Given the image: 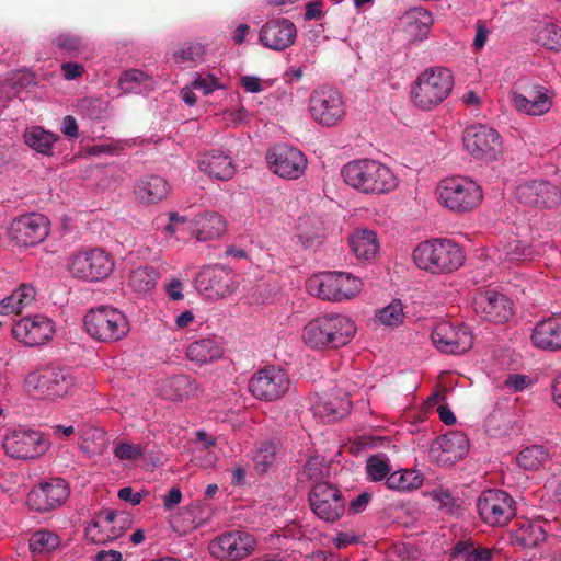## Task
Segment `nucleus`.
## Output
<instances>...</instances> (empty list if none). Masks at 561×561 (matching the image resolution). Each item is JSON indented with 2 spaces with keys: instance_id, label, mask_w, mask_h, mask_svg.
I'll list each match as a JSON object with an SVG mask.
<instances>
[{
  "instance_id": "nucleus-1",
  "label": "nucleus",
  "mask_w": 561,
  "mask_h": 561,
  "mask_svg": "<svg viewBox=\"0 0 561 561\" xmlns=\"http://www.w3.org/2000/svg\"><path fill=\"white\" fill-rule=\"evenodd\" d=\"M356 333L355 323L343 314H325L309 321L302 330L306 345L314 350L339 348Z\"/></svg>"
},
{
  "instance_id": "nucleus-2",
  "label": "nucleus",
  "mask_w": 561,
  "mask_h": 561,
  "mask_svg": "<svg viewBox=\"0 0 561 561\" xmlns=\"http://www.w3.org/2000/svg\"><path fill=\"white\" fill-rule=\"evenodd\" d=\"M341 174L344 182L364 194H382L397 186V178L385 164L370 160L358 159L346 163Z\"/></svg>"
},
{
  "instance_id": "nucleus-3",
  "label": "nucleus",
  "mask_w": 561,
  "mask_h": 561,
  "mask_svg": "<svg viewBox=\"0 0 561 561\" xmlns=\"http://www.w3.org/2000/svg\"><path fill=\"white\" fill-rule=\"evenodd\" d=\"M415 264L433 274L458 270L465 260L460 247L448 239H434L420 243L413 251Z\"/></svg>"
},
{
  "instance_id": "nucleus-4",
  "label": "nucleus",
  "mask_w": 561,
  "mask_h": 561,
  "mask_svg": "<svg viewBox=\"0 0 561 561\" xmlns=\"http://www.w3.org/2000/svg\"><path fill=\"white\" fill-rule=\"evenodd\" d=\"M453 87L454 77L448 69H425L419 75L412 89L413 102L422 110H431L448 96Z\"/></svg>"
},
{
  "instance_id": "nucleus-5",
  "label": "nucleus",
  "mask_w": 561,
  "mask_h": 561,
  "mask_svg": "<svg viewBox=\"0 0 561 561\" xmlns=\"http://www.w3.org/2000/svg\"><path fill=\"white\" fill-rule=\"evenodd\" d=\"M87 333L94 340L111 343L122 340L129 331L126 316L116 308L99 306L84 316Z\"/></svg>"
},
{
  "instance_id": "nucleus-6",
  "label": "nucleus",
  "mask_w": 561,
  "mask_h": 561,
  "mask_svg": "<svg viewBox=\"0 0 561 561\" xmlns=\"http://www.w3.org/2000/svg\"><path fill=\"white\" fill-rule=\"evenodd\" d=\"M440 204L454 213H467L478 207L482 201V190L465 176L444 179L437 186Z\"/></svg>"
},
{
  "instance_id": "nucleus-7",
  "label": "nucleus",
  "mask_w": 561,
  "mask_h": 561,
  "mask_svg": "<svg viewBox=\"0 0 561 561\" xmlns=\"http://www.w3.org/2000/svg\"><path fill=\"white\" fill-rule=\"evenodd\" d=\"M362 285V280L350 273L324 272L308 279L307 290L323 300L342 301L355 297Z\"/></svg>"
},
{
  "instance_id": "nucleus-8",
  "label": "nucleus",
  "mask_w": 561,
  "mask_h": 561,
  "mask_svg": "<svg viewBox=\"0 0 561 561\" xmlns=\"http://www.w3.org/2000/svg\"><path fill=\"white\" fill-rule=\"evenodd\" d=\"M115 262L113 256L101 248L84 249L73 253L67 268L72 277L85 282H101L113 272Z\"/></svg>"
},
{
  "instance_id": "nucleus-9",
  "label": "nucleus",
  "mask_w": 561,
  "mask_h": 561,
  "mask_svg": "<svg viewBox=\"0 0 561 561\" xmlns=\"http://www.w3.org/2000/svg\"><path fill=\"white\" fill-rule=\"evenodd\" d=\"M27 391L46 399L62 398L73 387V377L65 368L47 366L30 373L25 378Z\"/></svg>"
},
{
  "instance_id": "nucleus-10",
  "label": "nucleus",
  "mask_w": 561,
  "mask_h": 561,
  "mask_svg": "<svg viewBox=\"0 0 561 561\" xmlns=\"http://www.w3.org/2000/svg\"><path fill=\"white\" fill-rule=\"evenodd\" d=\"M287 371L278 366L259 369L249 381V391L259 400L273 402L282 399L290 389Z\"/></svg>"
},
{
  "instance_id": "nucleus-11",
  "label": "nucleus",
  "mask_w": 561,
  "mask_h": 561,
  "mask_svg": "<svg viewBox=\"0 0 561 561\" xmlns=\"http://www.w3.org/2000/svg\"><path fill=\"white\" fill-rule=\"evenodd\" d=\"M462 142L473 158L485 161L497 160L503 151L497 130L482 124L468 126L463 131Z\"/></svg>"
},
{
  "instance_id": "nucleus-12",
  "label": "nucleus",
  "mask_w": 561,
  "mask_h": 561,
  "mask_svg": "<svg viewBox=\"0 0 561 561\" xmlns=\"http://www.w3.org/2000/svg\"><path fill=\"white\" fill-rule=\"evenodd\" d=\"M309 111L312 118L325 127L337 125L345 116L340 92L327 85L313 90L309 99Z\"/></svg>"
},
{
  "instance_id": "nucleus-13",
  "label": "nucleus",
  "mask_w": 561,
  "mask_h": 561,
  "mask_svg": "<svg viewBox=\"0 0 561 561\" xmlns=\"http://www.w3.org/2000/svg\"><path fill=\"white\" fill-rule=\"evenodd\" d=\"M255 548L254 536L242 530L227 531L208 545L209 553L220 561H240L251 556Z\"/></svg>"
},
{
  "instance_id": "nucleus-14",
  "label": "nucleus",
  "mask_w": 561,
  "mask_h": 561,
  "mask_svg": "<svg viewBox=\"0 0 561 561\" xmlns=\"http://www.w3.org/2000/svg\"><path fill=\"white\" fill-rule=\"evenodd\" d=\"M431 339L439 352L451 355L462 354L473 344V335L469 327L449 321L438 322L432 331Z\"/></svg>"
},
{
  "instance_id": "nucleus-15",
  "label": "nucleus",
  "mask_w": 561,
  "mask_h": 561,
  "mask_svg": "<svg viewBox=\"0 0 561 561\" xmlns=\"http://www.w3.org/2000/svg\"><path fill=\"white\" fill-rule=\"evenodd\" d=\"M477 510L482 520L491 526H504L515 515L512 496L502 490H485L477 501Z\"/></svg>"
},
{
  "instance_id": "nucleus-16",
  "label": "nucleus",
  "mask_w": 561,
  "mask_h": 561,
  "mask_svg": "<svg viewBox=\"0 0 561 561\" xmlns=\"http://www.w3.org/2000/svg\"><path fill=\"white\" fill-rule=\"evenodd\" d=\"M312 512L322 520L333 523L345 511V501L341 491L331 483H316L309 493Z\"/></svg>"
},
{
  "instance_id": "nucleus-17",
  "label": "nucleus",
  "mask_w": 561,
  "mask_h": 561,
  "mask_svg": "<svg viewBox=\"0 0 561 561\" xmlns=\"http://www.w3.org/2000/svg\"><path fill=\"white\" fill-rule=\"evenodd\" d=\"M130 524L131 520L127 513L102 510L88 525L85 535L93 542L113 541L122 537Z\"/></svg>"
},
{
  "instance_id": "nucleus-18",
  "label": "nucleus",
  "mask_w": 561,
  "mask_h": 561,
  "mask_svg": "<svg viewBox=\"0 0 561 561\" xmlns=\"http://www.w3.org/2000/svg\"><path fill=\"white\" fill-rule=\"evenodd\" d=\"M266 160L275 174L288 180L299 179L307 168L306 156L297 148L284 144L270 149Z\"/></svg>"
},
{
  "instance_id": "nucleus-19",
  "label": "nucleus",
  "mask_w": 561,
  "mask_h": 561,
  "mask_svg": "<svg viewBox=\"0 0 561 561\" xmlns=\"http://www.w3.org/2000/svg\"><path fill=\"white\" fill-rule=\"evenodd\" d=\"M469 451V439L459 431H450L435 438L430 448V458L442 467L461 460Z\"/></svg>"
},
{
  "instance_id": "nucleus-20",
  "label": "nucleus",
  "mask_w": 561,
  "mask_h": 561,
  "mask_svg": "<svg viewBox=\"0 0 561 561\" xmlns=\"http://www.w3.org/2000/svg\"><path fill=\"white\" fill-rule=\"evenodd\" d=\"M474 312L492 323L507 322L513 316V302L502 293L493 289L479 291L472 301Z\"/></svg>"
},
{
  "instance_id": "nucleus-21",
  "label": "nucleus",
  "mask_w": 561,
  "mask_h": 561,
  "mask_svg": "<svg viewBox=\"0 0 561 561\" xmlns=\"http://www.w3.org/2000/svg\"><path fill=\"white\" fill-rule=\"evenodd\" d=\"M9 231L16 244L33 247L48 236L49 220L38 213L25 214L12 221Z\"/></svg>"
},
{
  "instance_id": "nucleus-22",
  "label": "nucleus",
  "mask_w": 561,
  "mask_h": 561,
  "mask_svg": "<svg viewBox=\"0 0 561 561\" xmlns=\"http://www.w3.org/2000/svg\"><path fill=\"white\" fill-rule=\"evenodd\" d=\"M196 288L210 298L226 297L236 290L234 274L222 265L204 266L195 279Z\"/></svg>"
},
{
  "instance_id": "nucleus-23",
  "label": "nucleus",
  "mask_w": 561,
  "mask_h": 561,
  "mask_svg": "<svg viewBox=\"0 0 561 561\" xmlns=\"http://www.w3.org/2000/svg\"><path fill=\"white\" fill-rule=\"evenodd\" d=\"M55 333V324L46 316L23 317L13 324L12 334L27 346H38L49 341Z\"/></svg>"
},
{
  "instance_id": "nucleus-24",
  "label": "nucleus",
  "mask_w": 561,
  "mask_h": 561,
  "mask_svg": "<svg viewBox=\"0 0 561 561\" xmlns=\"http://www.w3.org/2000/svg\"><path fill=\"white\" fill-rule=\"evenodd\" d=\"M3 448L10 457L33 459L46 450V445L39 432L19 428L5 436Z\"/></svg>"
},
{
  "instance_id": "nucleus-25",
  "label": "nucleus",
  "mask_w": 561,
  "mask_h": 561,
  "mask_svg": "<svg viewBox=\"0 0 561 561\" xmlns=\"http://www.w3.org/2000/svg\"><path fill=\"white\" fill-rule=\"evenodd\" d=\"M69 496V489L62 479L41 483L27 494L28 507L36 512H48L61 506Z\"/></svg>"
},
{
  "instance_id": "nucleus-26",
  "label": "nucleus",
  "mask_w": 561,
  "mask_h": 561,
  "mask_svg": "<svg viewBox=\"0 0 561 561\" xmlns=\"http://www.w3.org/2000/svg\"><path fill=\"white\" fill-rule=\"evenodd\" d=\"M297 38V28L288 19H274L260 30L259 39L265 47L282 51L290 47Z\"/></svg>"
},
{
  "instance_id": "nucleus-27",
  "label": "nucleus",
  "mask_w": 561,
  "mask_h": 561,
  "mask_svg": "<svg viewBox=\"0 0 561 561\" xmlns=\"http://www.w3.org/2000/svg\"><path fill=\"white\" fill-rule=\"evenodd\" d=\"M513 92V104L516 110L528 115H542L551 107L547 89L539 84H522Z\"/></svg>"
},
{
  "instance_id": "nucleus-28",
  "label": "nucleus",
  "mask_w": 561,
  "mask_h": 561,
  "mask_svg": "<svg viewBox=\"0 0 561 561\" xmlns=\"http://www.w3.org/2000/svg\"><path fill=\"white\" fill-rule=\"evenodd\" d=\"M558 190L549 182H528L516 187V198L525 205L550 207L556 203Z\"/></svg>"
},
{
  "instance_id": "nucleus-29",
  "label": "nucleus",
  "mask_w": 561,
  "mask_h": 561,
  "mask_svg": "<svg viewBox=\"0 0 561 561\" xmlns=\"http://www.w3.org/2000/svg\"><path fill=\"white\" fill-rule=\"evenodd\" d=\"M209 508L201 503H194L180 510L176 515L171 516L172 529L179 535H185L207 523Z\"/></svg>"
},
{
  "instance_id": "nucleus-30",
  "label": "nucleus",
  "mask_w": 561,
  "mask_h": 561,
  "mask_svg": "<svg viewBox=\"0 0 561 561\" xmlns=\"http://www.w3.org/2000/svg\"><path fill=\"white\" fill-rule=\"evenodd\" d=\"M535 347L545 351H558L561 348V321L552 316L536 324L531 334Z\"/></svg>"
},
{
  "instance_id": "nucleus-31",
  "label": "nucleus",
  "mask_w": 561,
  "mask_h": 561,
  "mask_svg": "<svg viewBox=\"0 0 561 561\" xmlns=\"http://www.w3.org/2000/svg\"><path fill=\"white\" fill-rule=\"evenodd\" d=\"M546 530L539 523L529 519H523L515 524L511 531V542L513 546L530 550L540 547L546 541Z\"/></svg>"
},
{
  "instance_id": "nucleus-32",
  "label": "nucleus",
  "mask_w": 561,
  "mask_h": 561,
  "mask_svg": "<svg viewBox=\"0 0 561 561\" xmlns=\"http://www.w3.org/2000/svg\"><path fill=\"white\" fill-rule=\"evenodd\" d=\"M198 167L205 174L220 181L230 180L236 172L231 158L217 150L204 153Z\"/></svg>"
},
{
  "instance_id": "nucleus-33",
  "label": "nucleus",
  "mask_w": 561,
  "mask_h": 561,
  "mask_svg": "<svg viewBox=\"0 0 561 561\" xmlns=\"http://www.w3.org/2000/svg\"><path fill=\"white\" fill-rule=\"evenodd\" d=\"M170 186L159 175H146L137 181L134 193L141 203L156 204L168 196Z\"/></svg>"
},
{
  "instance_id": "nucleus-34",
  "label": "nucleus",
  "mask_w": 561,
  "mask_h": 561,
  "mask_svg": "<svg viewBox=\"0 0 561 561\" xmlns=\"http://www.w3.org/2000/svg\"><path fill=\"white\" fill-rule=\"evenodd\" d=\"M222 354V345L216 337H207L194 341L187 346L186 350V357L199 366L219 359Z\"/></svg>"
},
{
  "instance_id": "nucleus-35",
  "label": "nucleus",
  "mask_w": 561,
  "mask_h": 561,
  "mask_svg": "<svg viewBox=\"0 0 561 561\" xmlns=\"http://www.w3.org/2000/svg\"><path fill=\"white\" fill-rule=\"evenodd\" d=\"M195 380L188 375H175L162 382L160 388L163 398L170 401H182L197 391Z\"/></svg>"
},
{
  "instance_id": "nucleus-36",
  "label": "nucleus",
  "mask_w": 561,
  "mask_h": 561,
  "mask_svg": "<svg viewBox=\"0 0 561 561\" xmlns=\"http://www.w3.org/2000/svg\"><path fill=\"white\" fill-rule=\"evenodd\" d=\"M350 245L358 260L369 261L379 251V241L375 231L357 229L350 238Z\"/></svg>"
},
{
  "instance_id": "nucleus-37",
  "label": "nucleus",
  "mask_w": 561,
  "mask_h": 561,
  "mask_svg": "<svg viewBox=\"0 0 561 561\" xmlns=\"http://www.w3.org/2000/svg\"><path fill=\"white\" fill-rule=\"evenodd\" d=\"M404 31L412 39H423L426 37L433 25L432 13L423 8L409 10L402 18Z\"/></svg>"
},
{
  "instance_id": "nucleus-38",
  "label": "nucleus",
  "mask_w": 561,
  "mask_h": 561,
  "mask_svg": "<svg viewBox=\"0 0 561 561\" xmlns=\"http://www.w3.org/2000/svg\"><path fill=\"white\" fill-rule=\"evenodd\" d=\"M36 297V289L28 284H22L10 296L0 301V314L21 313L32 305Z\"/></svg>"
},
{
  "instance_id": "nucleus-39",
  "label": "nucleus",
  "mask_w": 561,
  "mask_h": 561,
  "mask_svg": "<svg viewBox=\"0 0 561 561\" xmlns=\"http://www.w3.org/2000/svg\"><path fill=\"white\" fill-rule=\"evenodd\" d=\"M60 545L61 539L59 535L47 528L35 530L28 539V547L34 556H48L56 551Z\"/></svg>"
},
{
  "instance_id": "nucleus-40",
  "label": "nucleus",
  "mask_w": 561,
  "mask_h": 561,
  "mask_svg": "<svg viewBox=\"0 0 561 561\" xmlns=\"http://www.w3.org/2000/svg\"><path fill=\"white\" fill-rule=\"evenodd\" d=\"M298 238L305 247L321 243L324 238L323 221L317 216H304L298 221Z\"/></svg>"
},
{
  "instance_id": "nucleus-41",
  "label": "nucleus",
  "mask_w": 561,
  "mask_h": 561,
  "mask_svg": "<svg viewBox=\"0 0 561 561\" xmlns=\"http://www.w3.org/2000/svg\"><path fill=\"white\" fill-rule=\"evenodd\" d=\"M58 139V135L45 130L41 126L27 128L24 133L25 144L33 150L46 156L51 154L53 146Z\"/></svg>"
},
{
  "instance_id": "nucleus-42",
  "label": "nucleus",
  "mask_w": 561,
  "mask_h": 561,
  "mask_svg": "<svg viewBox=\"0 0 561 561\" xmlns=\"http://www.w3.org/2000/svg\"><path fill=\"white\" fill-rule=\"evenodd\" d=\"M423 483L422 476L414 470H402L391 473L387 480L386 485L390 490L405 492L420 488Z\"/></svg>"
},
{
  "instance_id": "nucleus-43",
  "label": "nucleus",
  "mask_w": 561,
  "mask_h": 561,
  "mask_svg": "<svg viewBox=\"0 0 561 561\" xmlns=\"http://www.w3.org/2000/svg\"><path fill=\"white\" fill-rule=\"evenodd\" d=\"M197 239L202 241L219 237L225 231V221L217 213H205L197 219Z\"/></svg>"
},
{
  "instance_id": "nucleus-44",
  "label": "nucleus",
  "mask_w": 561,
  "mask_h": 561,
  "mask_svg": "<svg viewBox=\"0 0 561 561\" xmlns=\"http://www.w3.org/2000/svg\"><path fill=\"white\" fill-rule=\"evenodd\" d=\"M499 260L508 263H519L529 260L533 255L531 248L519 239H511L499 249Z\"/></svg>"
},
{
  "instance_id": "nucleus-45",
  "label": "nucleus",
  "mask_w": 561,
  "mask_h": 561,
  "mask_svg": "<svg viewBox=\"0 0 561 561\" xmlns=\"http://www.w3.org/2000/svg\"><path fill=\"white\" fill-rule=\"evenodd\" d=\"M158 278L157 271L151 266H140L129 276V284L135 291L146 293L152 289Z\"/></svg>"
},
{
  "instance_id": "nucleus-46",
  "label": "nucleus",
  "mask_w": 561,
  "mask_h": 561,
  "mask_svg": "<svg viewBox=\"0 0 561 561\" xmlns=\"http://www.w3.org/2000/svg\"><path fill=\"white\" fill-rule=\"evenodd\" d=\"M351 409V401L346 398L328 400L318 405V413L329 421L343 419Z\"/></svg>"
},
{
  "instance_id": "nucleus-47",
  "label": "nucleus",
  "mask_w": 561,
  "mask_h": 561,
  "mask_svg": "<svg viewBox=\"0 0 561 561\" xmlns=\"http://www.w3.org/2000/svg\"><path fill=\"white\" fill-rule=\"evenodd\" d=\"M546 457L547 454L541 446L533 445L518 454L517 463L525 470H537Z\"/></svg>"
},
{
  "instance_id": "nucleus-48",
  "label": "nucleus",
  "mask_w": 561,
  "mask_h": 561,
  "mask_svg": "<svg viewBox=\"0 0 561 561\" xmlns=\"http://www.w3.org/2000/svg\"><path fill=\"white\" fill-rule=\"evenodd\" d=\"M277 446L273 442L263 443L254 454L253 461L255 470L260 473L266 472L275 462Z\"/></svg>"
},
{
  "instance_id": "nucleus-49",
  "label": "nucleus",
  "mask_w": 561,
  "mask_h": 561,
  "mask_svg": "<svg viewBox=\"0 0 561 561\" xmlns=\"http://www.w3.org/2000/svg\"><path fill=\"white\" fill-rule=\"evenodd\" d=\"M325 461L320 456L310 457L299 473L301 481H311L316 483H325L322 481L324 477Z\"/></svg>"
},
{
  "instance_id": "nucleus-50",
  "label": "nucleus",
  "mask_w": 561,
  "mask_h": 561,
  "mask_svg": "<svg viewBox=\"0 0 561 561\" xmlns=\"http://www.w3.org/2000/svg\"><path fill=\"white\" fill-rule=\"evenodd\" d=\"M390 466L387 459L379 455L370 456L366 463V471L369 480L374 482L381 481L391 474Z\"/></svg>"
},
{
  "instance_id": "nucleus-51",
  "label": "nucleus",
  "mask_w": 561,
  "mask_h": 561,
  "mask_svg": "<svg viewBox=\"0 0 561 561\" xmlns=\"http://www.w3.org/2000/svg\"><path fill=\"white\" fill-rule=\"evenodd\" d=\"M404 313L401 301L394 300L377 313L380 323L389 327H396L403 321Z\"/></svg>"
},
{
  "instance_id": "nucleus-52",
  "label": "nucleus",
  "mask_w": 561,
  "mask_h": 561,
  "mask_svg": "<svg viewBox=\"0 0 561 561\" xmlns=\"http://www.w3.org/2000/svg\"><path fill=\"white\" fill-rule=\"evenodd\" d=\"M205 55V47L201 43L188 42L174 53L176 62L191 61L197 64L203 60Z\"/></svg>"
},
{
  "instance_id": "nucleus-53",
  "label": "nucleus",
  "mask_w": 561,
  "mask_h": 561,
  "mask_svg": "<svg viewBox=\"0 0 561 561\" xmlns=\"http://www.w3.org/2000/svg\"><path fill=\"white\" fill-rule=\"evenodd\" d=\"M561 34L556 24L545 25L537 35V41L550 50H558L560 46Z\"/></svg>"
},
{
  "instance_id": "nucleus-54",
  "label": "nucleus",
  "mask_w": 561,
  "mask_h": 561,
  "mask_svg": "<svg viewBox=\"0 0 561 561\" xmlns=\"http://www.w3.org/2000/svg\"><path fill=\"white\" fill-rule=\"evenodd\" d=\"M144 453L145 450L141 445L125 442L118 443L114 448V455L119 460L135 461L141 458Z\"/></svg>"
},
{
  "instance_id": "nucleus-55",
  "label": "nucleus",
  "mask_w": 561,
  "mask_h": 561,
  "mask_svg": "<svg viewBox=\"0 0 561 561\" xmlns=\"http://www.w3.org/2000/svg\"><path fill=\"white\" fill-rule=\"evenodd\" d=\"M54 44L61 50L73 54L80 51L84 47L83 39L75 34H60L54 41Z\"/></svg>"
},
{
  "instance_id": "nucleus-56",
  "label": "nucleus",
  "mask_w": 561,
  "mask_h": 561,
  "mask_svg": "<svg viewBox=\"0 0 561 561\" xmlns=\"http://www.w3.org/2000/svg\"><path fill=\"white\" fill-rule=\"evenodd\" d=\"M193 88L207 95L219 88V84L217 78L213 75H198L193 82Z\"/></svg>"
},
{
  "instance_id": "nucleus-57",
  "label": "nucleus",
  "mask_w": 561,
  "mask_h": 561,
  "mask_svg": "<svg viewBox=\"0 0 561 561\" xmlns=\"http://www.w3.org/2000/svg\"><path fill=\"white\" fill-rule=\"evenodd\" d=\"M433 500L438 504L439 508H445L448 512H453L456 503L451 492L443 488L433 491Z\"/></svg>"
},
{
  "instance_id": "nucleus-58",
  "label": "nucleus",
  "mask_w": 561,
  "mask_h": 561,
  "mask_svg": "<svg viewBox=\"0 0 561 561\" xmlns=\"http://www.w3.org/2000/svg\"><path fill=\"white\" fill-rule=\"evenodd\" d=\"M146 79V76L144 72L139 70H128L125 71L118 81V84L122 90L126 92H130L134 88L129 87L130 83H140Z\"/></svg>"
},
{
  "instance_id": "nucleus-59",
  "label": "nucleus",
  "mask_w": 561,
  "mask_h": 561,
  "mask_svg": "<svg viewBox=\"0 0 561 561\" xmlns=\"http://www.w3.org/2000/svg\"><path fill=\"white\" fill-rule=\"evenodd\" d=\"M530 385V379L526 375L515 374L507 377L505 386L514 391H522Z\"/></svg>"
},
{
  "instance_id": "nucleus-60",
  "label": "nucleus",
  "mask_w": 561,
  "mask_h": 561,
  "mask_svg": "<svg viewBox=\"0 0 561 561\" xmlns=\"http://www.w3.org/2000/svg\"><path fill=\"white\" fill-rule=\"evenodd\" d=\"M495 552H497L495 548L490 549L481 546H474L471 554L467 557V561H491Z\"/></svg>"
},
{
  "instance_id": "nucleus-61",
  "label": "nucleus",
  "mask_w": 561,
  "mask_h": 561,
  "mask_svg": "<svg viewBox=\"0 0 561 561\" xmlns=\"http://www.w3.org/2000/svg\"><path fill=\"white\" fill-rule=\"evenodd\" d=\"M182 289H183V284L181 280H179L176 278L171 279L165 286V291H167L169 298L173 301H179L184 298Z\"/></svg>"
},
{
  "instance_id": "nucleus-62",
  "label": "nucleus",
  "mask_w": 561,
  "mask_h": 561,
  "mask_svg": "<svg viewBox=\"0 0 561 561\" xmlns=\"http://www.w3.org/2000/svg\"><path fill=\"white\" fill-rule=\"evenodd\" d=\"M181 501L182 492L179 488L174 486L163 496V506L165 510H172L179 505Z\"/></svg>"
},
{
  "instance_id": "nucleus-63",
  "label": "nucleus",
  "mask_w": 561,
  "mask_h": 561,
  "mask_svg": "<svg viewBox=\"0 0 561 561\" xmlns=\"http://www.w3.org/2000/svg\"><path fill=\"white\" fill-rule=\"evenodd\" d=\"M61 70H62V73H64V77L67 79V80H73V79H77L79 77H81V75L83 73V67L77 62H64L61 65Z\"/></svg>"
},
{
  "instance_id": "nucleus-64",
  "label": "nucleus",
  "mask_w": 561,
  "mask_h": 561,
  "mask_svg": "<svg viewBox=\"0 0 561 561\" xmlns=\"http://www.w3.org/2000/svg\"><path fill=\"white\" fill-rule=\"evenodd\" d=\"M61 131L69 138H77L79 136V128L73 116L67 115L64 117Z\"/></svg>"
}]
</instances>
